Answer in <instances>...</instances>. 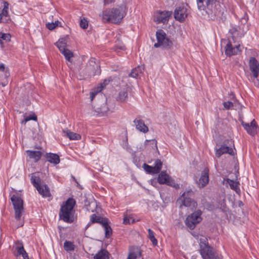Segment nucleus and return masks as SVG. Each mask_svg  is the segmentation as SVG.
I'll return each mask as SVG.
<instances>
[{"mask_svg":"<svg viewBox=\"0 0 259 259\" xmlns=\"http://www.w3.org/2000/svg\"><path fill=\"white\" fill-rule=\"evenodd\" d=\"M26 152L30 159H34L35 162H38L41 158L42 153L39 151L27 150Z\"/></svg>","mask_w":259,"mask_h":259,"instance_id":"19","label":"nucleus"},{"mask_svg":"<svg viewBox=\"0 0 259 259\" xmlns=\"http://www.w3.org/2000/svg\"><path fill=\"white\" fill-rule=\"evenodd\" d=\"M97 206L94 201H89L87 198L84 201V208L89 212H94Z\"/></svg>","mask_w":259,"mask_h":259,"instance_id":"22","label":"nucleus"},{"mask_svg":"<svg viewBox=\"0 0 259 259\" xmlns=\"http://www.w3.org/2000/svg\"><path fill=\"white\" fill-rule=\"evenodd\" d=\"M227 181L231 189L235 190L236 192H238V190H240L239 188V184L238 182H235L230 179H227Z\"/></svg>","mask_w":259,"mask_h":259,"instance_id":"32","label":"nucleus"},{"mask_svg":"<svg viewBox=\"0 0 259 259\" xmlns=\"http://www.w3.org/2000/svg\"><path fill=\"white\" fill-rule=\"evenodd\" d=\"M108 111V108L105 104H103L100 108L98 109L97 112L99 116L104 115Z\"/></svg>","mask_w":259,"mask_h":259,"instance_id":"38","label":"nucleus"},{"mask_svg":"<svg viewBox=\"0 0 259 259\" xmlns=\"http://www.w3.org/2000/svg\"><path fill=\"white\" fill-rule=\"evenodd\" d=\"M140 73V69L139 68H135L132 70L131 72L129 74V76L137 78L138 77Z\"/></svg>","mask_w":259,"mask_h":259,"instance_id":"43","label":"nucleus"},{"mask_svg":"<svg viewBox=\"0 0 259 259\" xmlns=\"http://www.w3.org/2000/svg\"><path fill=\"white\" fill-rule=\"evenodd\" d=\"M94 259H109V252L105 249H101L95 255Z\"/></svg>","mask_w":259,"mask_h":259,"instance_id":"28","label":"nucleus"},{"mask_svg":"<svg viewBox=\"0 0 259 259\" xmlns=\"http://www.w3.org/2000/svg\"><path fill=\"white\" fill-rule=\"evenodd\" d=\"M199 240L200 253L201 255H205L206 252L212 249L213 248L208 245L207 239L206 237H202L200 238Z\"/></svg>","mask_w":259,"mask_h":259,"instance_id":"12","label":"nucleus"},{"mask_svg":"<svg viewBox=\"0 0 259 259\" xmlns=\"http://www.w3.org/2000/svg\"><path fill=\"white\" fill-rule=\"evenodd\" d=\"M104 228L105 230V237L106 238H109L112 234V230L109 225V221L108 219V221H106L102 225Z\"/></svg>","mask_w":259,"mask_h":259,"instance_id":"26","label":"nucleus"},{"mask_svg":"<svg viewBox=\"0 0 259 259\" xmlns=\"http://www.w3.org/2000/svg\"><path fill=\"white\" fill-rule=\"evenodd\" d=\"M240 205H243V203H242V202H240V203L239 205L240 206Z\"/></svg>","mask_w":259,"mask_h":259,"instance_id":"55","label":"nucleus"},{"mask_svg":"<svg viewBox=\"0 0 259 259\" xmlns=\"http://www.w3.org/2000/svg\"><path fill=\"white\" fill-rule=\"evenodd\" d=\"M63 132L70 140H78L81 139L80 135L72 132L68 129L63 130Z\"/></svg>","mask_w":259,"mask_h":259,"instance_id":"24","label":"nucleus"},{"mask_svg":"<svg viewBox=\"0 0 259 259\" xmlns=\"http://www.w3.org/2000/svg\"><path fill=\"white\" fill-rule=\"evenodd\" d=\"M241 124L247 133L250 136H254L257 134L258 125L255 119H253L250 123L242 121Z\"/></svg>","mask_w":259,"mask_h":259,"instance_id":"8","label":"nucleus"},{"mask_svg":"<svg viewBox=\"0 0 259 259\" xmlns=\"http://www.w3.org/2000/svg\"><path fill=\"white\" fill-rule=\"evenodd\" d=\"M187 15V9L184 6L177 7L174 11L175 18L180 22H183Z\"/></svg>","mask_w":259,"mask_h":259,"instance_id":"9","label":"nucleus"},{"mask_svg":"<svg viewBox=\"0 0 259 259\" xmlns=\"http://www.w3.org/2000/svg\"><path fill=\"white\" fill-rule=\"evenodd\" d=\"M157 42L155 43V48L162 47L165 49H170L173 47V41L167 37L166 33L161 29H159L156 32Z\"/></svg>","mask_w":259,"mask_h":259,"instance_id":"4","label":"nucleus"},{"mask_svg":"<svg viewBox=\"0 0 259 259\" xmlns=\"http://www.w3.org/2000/svg\"><path fill=\"white\" fill-rule=\"evenodd\" d=\"M171 12L158 11L154 13L153 20L157 24H165L168 22L171 15Z\"/></svg>","mask_w":259,"mask_h":259,"instance_id":"7","label":"nucleus"},{"mask_svg":"<svg viewBox=\"0 0 259 259\" xmlns=\"http://www.w3.org/2000/svg\"><path fill=\"white\" fill-rule=\"evenodd\" d=\"M228 153L231 155H234V152L233 149L231 147L226 146L225 144L222 145L219 148L215 150V156L217 157H220L223 154Z\"/></svg>","mask_w":259,"mask_h":259,"instance_id":"16","label":"nucleus"},{"mask_svg":"<svg viewBox=\"0 0 259 259\" xmlns=\"http://www.w3.org/2000/svg\"><path fill=\"white\" fill-rule=\"evenodd\" d=\"M135 222V220H134L132 215H124V218H123V224L126 225V224H133Z\"/></svg>","mask_w":259,"mask_h":259,"instance_id":"41","label":"nucleus"},{"mask_svg":"<svg viewBox=\"0 0 259 259\" xmlns=\"http://www.w3.org/2000/svg\"><path fill=\"white\" fill-rule=\"evenodd\" d=\"M205 255H201L203 259H219L218 255H215L213 249L205 253Z\"/></svg>","mask_w":259,"mask_h":259,"instance_id":"33","label":"nucleus"},{"mask_svg":"<svg viewBox=\"0 0 259 259\" xmlns=\"http://www.w3.org/2000/svg\"><path fill=\"white\" fill-rule=\"evenodd\" d=\"M128 98V94L126 91H121L118 94L116 98L117 101L125 102Z\"/></svg>","mask_w":259,"mask_h":259,"instance_id":"29","label":"nucleus"},{"mask_svg":"<svg viewBox=\"0 0 259 259\" xmlns=\"http://www.w3.org/2000/svg\"><path fill=\"white\" fill-rule=\"evenodd\" d=\"M58 21H56L54 23H55V24H58Z\"/></svg>","mask_w":259,"mask_h":259,"instance_id":"54","label":"nucleus"},{"mask_svg":"<svg viewBox=\"0 0 259 259\" xmlns=\"http://www.w3.org/2000/svg\"><path fill=\"white\" fill-rule=\"evenodd\" d=\"M61 52L63 54L65 59L67 61H70L71 58L73 57V53L71 51L66 49Z\"/></svg>","mask_w":259,"mask_h":259,"instance_id":"39","label":"nucleus"},{"mask_svg":"<svg viewBox=\"0 0 259 259\" xmlns=\"http://www.w3.org/2000/svg\"><path fill=\"white\" fill-rule=\"evenodd\" d=\"M11 35L9 33H5L2 32H0V44L1 47H4L3 41L5 42H8L10 41Z\"/></svg>","mask_w":259,"mask_h":259,"instance_id":"30","label":"nucleus"},{"mask_svg":"<svg viewBox=\"0 0 259 259\" xmlns=\"http://www.w3.org/2000/svg\"><path fill=\"white\" fill-rule=\"evenodd\" d=\"M13 247L15 249V251L17 252V253L15 254L16 256L21 255L23 252H25L23 244L21 241H17Z\"/></svg>","mask_w":259,"mask_h":259,"instance_id":"23","label":"nucleus"},{"mask_svg":"<svg viewBox=\"0 0 259 259\" xmlns=\"http://www.w3.org/2000/svg\"><path fill=\"white\" fill-rule=\"evenodd\" d=\"M31 182L33 186L36 189L39 186L41 185L40 183V179L39 177L32 175L31 178Z\"/></svg>","mask_w":259,"mask_h":259,"instance_id":"36","label":"nucleus"},{"mask_svg":"<svg viewBox=\"0 0 259 259\" xmlns=\"http://www.w3.org/2000/svg\"><path fill=\"white\" fill-rule=\"evenodd\" d=\"M0 71L3 72L5 74V78H7L10 76V73L8 69H6L5 66L4 64H0Z\"/></svg>","mask_w":259,"mask_h":259,"instance_id":"45","label":"nucleus"},{"mask_svg":"<svg viewBox=\"0 0 259 259\" xmlns=\"http://www.w3.org/2000/svg\"><path fill=\"white\" fill-rule=\"evenodd\" d=\"M225 54L228 56H231L237 54L238 52H241L240 50V45H236L233 47L230 41H229L225 47Z\"/></svg>","mask_w":259,"mask_h":259,"instance_id":"15","label":"nucleus"},{"mask_svg":"<svg viewBox=\"0 0 259 259\" xmlns=\"http://www.w3.org/2000/svg\"><path fill=\"white\" fill-rule=\"evenodd\" d=\"M9 6L7 2H4V7L0 14V23H8L10 20L8 13Z\"/></svg>","mask_w":259,"mask_h":259,"instance_id":"14","label":"nucleus"},{"mask_svg":"<svg viewBox=\"0 0 259 259\" xmlns=\"http://www.w3.org/2000/svg\"><path fill=\"white\" fill-rule=\"evenodd\" d=\"M162 165V163L160 159H156L154 162V166H153L155 171L157 174L159 173L161 170Z\"/></svg>","mask_w":259,"mask_h":259,"instance_id":"40","label":"nucleus"},{"mask_svg":"<svg viewBox=\"0 0 259 259\" xmlns=\"http://www.w3.org/2000/svg\"><path fill=\"white\" fill-rule=\"evenodd\" d=\"M211 1V0H205L206 5L208 6V5H209ZM204 1L205 0H197V5L199 9L204 6L203 3Z\"/></svg>","mask_w":259,"mask_h":259,"instance_id":"47","label":"nucleus"},{"mask_svg":"<svg viewBox=\"0 0 259 259\" xmlns=\"http://www.w3.org/2000/svg\"><path fill=\"white\" fill-rule=\"evenodd\" d=\"M115 0H104V4L105 5H109L111 3H114Z\"/></svg>","mask_w":259,"mask_h":259,"instance_id":"52","label":"nucleus"},{"mask_svg":"<svg viewBox=\"0 0 259 259\" xmlns=\"http://www.w3.org/2000/svg\"><path fill=\"white\" fill-rule=\"evenodd\" d=\"M249 66L254 78H257L259 75V63L256 58L251 57L249 59Z\"/></svg>","mask_w":259,"mask_h":259,"instance_id":"10","label":"nucleus"},{"mask_svg":"<svg viewBox=\"0 0 259 259\" xmlns=\"http://www.w3.org/2000/svg\"><path fill=\"white\" fill-rule=\"evenodd\" d=\"M201 214L202 211L198 209L189 215L185 221L186 226L191 230L194 229L196 225L202 221Z\"/></svg>","mask_w":259,"mask_h":259,"instance_id":"6","label":"nucleus"},{"mask_svg":"<svg viewBox=\"0 0 259 259\" xmlns=\"http://www.w3.org/2000/svg\"><path fill=\"white\" fill-rule=\"evenodd\" d=\"M64 248L67 251H73L75 245L73 242L69 241H65L64 243Z\"/></svg>","mask_w":259,"mask_h":259,"instance_id":"35","label":"nucleus"},{"mask_svg":"<svg viewBox=\"0 0 259 259\" xmlns=\"http://www.w3.org/2000/svg\"><path fill=\"white\" fill-rule=\"evenodd\" d=\"M148 232L149 239L152 242V244L154 246H156L157 245L158 242L157 239L155 237L154 232L151 229H148Z\"/></svg>","mask_w":259,"mask_h":259,"instance_id":"34","label":"nucleus"},{"mask_svg":"<svg viewBox=\"0 0 259 259\" xmlns=\"http://www.w3.org/2000/svg\"><path fill=\"white\" fill-rule=\"evenodd\" d=\"M76 204L75 200L69 198L61 205L59 213V219L65 223L71 224L74 221L73 208Z\"/></svg>","mask_w":259,"mask_h":259,"instance_id":"1","label":"nucleus"},{"mask_svg":"<svg viewBox=\"0 0 259 259\" xmlns=\"http://www.w3.org/2000/svg\"><path fill=\"white\" fill-rule=\"evenodd\" d=\"M143 167L147 173L150 174H157L153 166H150L146 163H144Z\"/></svg>","mask_w":259,"mask_h":259,"instance_id":"37","label":"nucleus"},{"mask_svg":"<svg viewBox=\"0 0 259 259\" xmlns=\"http://www.w3.org/2000/svg\"><path fill=\"white\" fill-rule=\"evenodd\" d=\"M194 192L191 189H189L185 191L179 198L177 201L181 202L180 207L182 205L189 208L191 210H193L197 207V203L196 201L191 198L190 197L193 196Z\"/></svg>","mask_w":259,"mask_h":259,"instance_id":"3","label":"nucleus"},{"mask_svg":"<svg viewBox=\"0 0 259 259\" xmlns=\"http://www.w3.org/2000/svg\"><path fill=\"white\" fill-rule=\"evenodd\" d=\"M36 190L38 191L39 194L44 197H48L51 196L50 189L47 185L45 184H42L39 186Z\"/></svg>","mask_w":259,"mask_h":259,"instance_id":"20","label":"nucleus"},{"mask_svg":"<svg viewBox=\"0 0 259 259\" xmlns=\"http://www.w3.org/2000/svg\"><path fill=\"white\" fill-rule=\"evenodd\" d=\"M45 158L47 161L55 165L59 164L60 162L59 156L55 153L51 152L47 153L45 155Z\"/></svg>","mask_w":259,"mask_h":259,"instance_id":"18","label":"nucleus"},{"mask_svg":"<svg viewBox=\"0 0 259 259\" xmlns=\"http://www.w3.org/2000/svg\"><path fill=\"white\" fill-rule=\"evenodd\" d=\"M141 253L140 248L133 247L130 249L127 259H137L141 256Z\"/></svg>","mask_w":259,"mask_h":259,"instance_id":"21","label":"nucleus"},{"mask_svg":"<svg viewBox=\"0 0 259 259\" xmlns=\"http://www.w3.org/2000/svg\"><path fill=\"white\" fill-rule=\"evenodd\" d=\"M224 108L227 110L232 109L234 107L233 103L231 101H227L223 103Z\"/></svg>","mask_w":259,"mask_h":259,"instance_id":"46","label":"nucleus"},{"mask_svg":"<svg viewBox=\"0 0 259 259\" xmlns=\"http://www.w3.org/2000/svg\"><path fill=\"white\" fill-rule=\"evenodd\" d=\"M136 128L143 133H147L149 131L148 127L145 124L144 121L140 116L137 117L133 121Z\"/></svg>","mask_w":259,"mask_h":259,"instance_id":"11","label":"nucleus"},{"mask_svg":"<svg viewBox=\"0 0 259 259\" xmlns=\"http://www.w3.org/2000/svg\"><path fill=\"white\" fill-rule=\"evenodd\" d=\"M80 26L83 29H86L88 27V22L85 19H81L80 22Z\"/></svg>","mask_w":259,"mask_h":259,"instance_id":"48","label":"nucleus"},{"mask_svg":"<svg viewBox=\"0 0 259 259\" xmlns=\"http://www.w3.org/2000/svg\"><path fill=\"white\" fill-rule=\"evenodd\" d=\"M145 146L149 150H157V142L155 139L146 140L145 141Z\"/></svg>","mask_w":259,"mask_h":259,"instance_id":"25","label":"nucleus"},{"mask_svg":"<svg viewBox=\"0 0 259 259\" xmlns=\"http://www.w3.org/2000/svg\"><path fill=\"white\" fill-rule=\"evenodd\" d=\"M109 81H107L106 79H105L103 83H101V87L100 88H99V89H103L104 87L108 84V83L109 82Z\"/></svg>","mask_w":259,"mask_h":259,"instance_id":"51","label":"nucleus"},{"mask_svg":"<svg viewBox=\"0 0 259 259\" xmlns=\"http://www.w3.org/2000/svg\"><path fill=\"white\" fill-rule=\"evenodd\" d=\"M165 184H166L168 186H170L171 187H172L176 188V189L180 188L179 184H178V183H176L175 182V181L173 179H172L170 177H169V178L168 179V180L167 181V182H166V183Z\"/></svg>","mask_w":259,"mask_h":259,"instance_id":"42","label":"nucleus"},{"mask_svg":"<svg viewBox=\"0 0 259 259\" xmlns=\"http://www.w3.org/2000/svg\"><path fill=\"white\" fill-rule=\"evenodd\" d=\"M107 218H103L99 215H97L96 214H92L90 216V222L87 225L85 228H88L92 224L95 223H98L102 225L106 221H108Z\"/></svg>","mask_w":259,"mask_h":259,"instance_id":"17","label":"nucleus"},{"mask_svg":"<svg viewBox=\"0 0 259 259\" xmlns=\"http://www.w3.org/2000/svg\"><path fill=\"white\" fill-rule=\"evenodd\" d=\"M21 255H22L23 259H29L28 254L25 250V252H23V253Z\"/></svg>","mask_w":259,"mask_h":259,"instance_id":"53","label":"nucleus"},{"mask_svg":"<svg viewBox=\"0 0 259 259\" xmlns=\"http://www.w3.org/2000/svg\"><path fill=\"white\" fill-rule=\"evenodd\" d=\"M126 12L123 7L118 8L107 9L103 11L101 15L102 21L104 23L118 24L120 23L125 16Z\"/></svg>","mask_w":259,"mask_h":259,"instance_id":"2","label":"nucleus"},{"mask_svg":"<svg viewBox=\"0 0 259 259\" xmlns=\"http://www.w3.org/2000/svg\"><path fill=\"white\" fill-rule=\"evenodd\" d=\"M55 45L60 52L66 49V42L65 38H62L59 39L58 41L56 42Z\"/></svg>","mask_w":259,"mask_h":259,"instance_id":"31","label":"nucleus"},{"mask_svg":"<svg viewBox=\"0 0 259 259\" xmlns=\"http://www.w3.org/2000/svg\"><path fill=\"white\" fill-rule=\"evenodd\" d=\"M102 91V89H99L98 88V89L96 91L92 92L90 93V99L91 101H93L94 99L95 96L98 93Z\"/></svg>","mask_w":259,"mask_h":259,"instance_id":"49","label":"nucleus"},{"mask_svg":"<svg viewBox=\"0 0 259 259\" xmlns=\"http://www.w3.org/2000/svg\"><path fill=\"white\" fill-rule=\"evenodd\" d=\"M209 172V170L208 167H205L202 171L198 183L199 187L203 188L208 183Z\"/></svg>","mask_w":259,"mask_h":259,"instance_id":"13","label":"nucleus"},{"mask_svg":"<svg viewBox=\"0 0 259 259\" xmlns=\"http://www.w3.org/2000/svg\"><path fill=\"white\" fill-rule=\"evenodd\" d=\"M15 210V219L19 220L24 212L23 200L18 195H13L11 198Z\"/></svg>","mask_w":259,"mask_h":259,"instance_id":"5","label":"nucleus"},{"mask_svg":"<svg viewBox=\"0 0 259 259\" xmlns=\"http://www.w3.org/2000/svg\"><path fill=\"white\" fill-rule=\"evenodd\" d=\"M58 26L54 23H48L46 24V27L49 30H53Z\"/></svg>","mask_w":259,"mask_h":259,"instance_id":"50","label":"nucleus"},{"mask_svg":"<svg viewBox=\"0 0 259 259\" xmlns=\"http://www.w3.org/2000/svg\"><path fill=\"white\" fill-rule=\"evenodd\" d=\"M169 177L165 171H162L158 175L157 181L159 184H165Z\"/></svg>","mask_w":259,"mask_h":259,"instance_id":"27","label":"nucleus"},{"mask_svg":"<svg viewBox=\"0 0 259 259\" xmlns=\"http://www.w3.org/2000/svg\"><path fill=\"white\" fill-rule=\"evenodd\" d=\"M30 120H34V121L37 120V116L34 114L32 115H29L28 116H26V117H25L23 121H22L21 123L25 124L27 121H28Z\"/></svg>","mask_w":259,"mask_h":259,"instance_id":"44","label":"nucleus"}]
</instances>
